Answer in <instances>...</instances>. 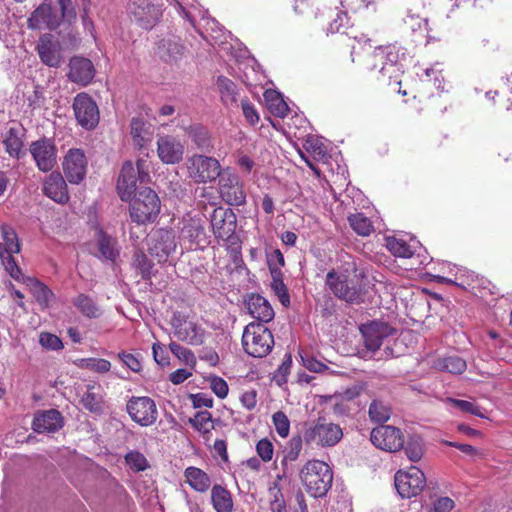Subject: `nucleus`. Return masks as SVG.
Wrapping results in <instances>:
<instances>
[{
	"label": "nucleus",
	"instance_id": "33",
	"mask_svg": "<svg viewBox=\"0 0 512 512\" xmlns=\"http://www.w3.org/2000/svg\"><path fill=\"white\" fill-rule=\"evenodd\" d=\"M211 501L216 512H232L233 510L231 493L222 485L216 484L212 487Z\"/></svg>",
	"mask_w": 512,
	"mask_h": 512
},
{
	"label": "nucleus",
	"instance_id": "28",
	"mask_svg": "<svg viewBox=\"0 0 512 512\" xmlns=\"http://www.w3.org/2000/svg\"><path fill=\"white\" fill-rule=\"evenodd\" d=\"M186 47L178 37L163 38L158 42L157 53L166 63H176L185 54Z\"/></svg>",
	"mask_w": 512,
	"mask_h": 512
},
{
	"label": "nucleus",
	"instance_id": "59",
	"mask_svg": "<svg viewBox=\"0 0 512 512\" xmlns=\"http://www.w3.org/2000/svg\"><path fill=\"white\" fill-rule=\"evenodd\" d=\"M83 361L87 369L97 373H107L111 369V363L103 358H87Z\"/></svg>",
	"mask_w": 512,
	"mask_h": 512
},
{
	"label": "nucleus",
	"instance_id": "45",
	"mask_svg": "<svg viewBox=\"0 0 512 512\" xmlns=\"http://www.w3.org/2000/svg\"><path fill=\"white\" fill-rule=\"evenodd\" d=\"M386 247L396 257L410 258L414 254L413 249L405 240L395 237L386 238Z\"/></svg>",
	"mask_w": 512,
	"mask_h": 512
},
{
	"label": "nucleus",
	"instance_id": "32",
	"mask_svg": "<svg viewBox=\"0 0 512 512\" xmlns=\"http://www.w3.org/2000/svg\"><path fill=\"white\" fill-rule=\"evenodd\" d=\"M185 482L196 492L204 493L211 486V479L202 469L194 466L184 471Z\"/></svg>",
	"mask_w": 512,
	"mask_h": 512
},
{
	"label": "nucleus",
	"instance_id": "24",
	"mask_svg": "<svg viewBox=\"0 0 512 512\" xmlns=\"http://www.w3.org/2000/svg\"><path fill=\"white\" fill-rule=\"evenodd\" d=\"M68 79L80 86L90 84L95 76V67L92 61L82 56H73L69 60Z\"/></svg>",
	"mask_w": 512,
	"mask_h": 512
},
{
	"label": "nucleus",
	"instance_id": "47",
	"mask_svg": "<svg viewBox=\"0 0 512 512\" xmlns=\"http://www.w3.org/2000/svg\"><path fill=\"white\" fill-rule=\"evenodd\" d=\"M369 417L371 421L377 423H384L389 420L391 416V409L379 400H373L369 406Z\"/></svg>",
	"mask_w": 512,
	"mask_h": 512
},
{
	"label": "nucleus",
	"instance_id": "44",
	"mask_svg": "<svg viewBox=\"0 0 512 512\" xmlns=\"http://www.w3.org/2000/svg\"><path fill=\"white\" fill-rule=\"evenodd\" d=\"M350 227L360 236H369L373 232V225L363 213L352 214L348 217Z\"/></svg>",
	"mask_w": 512,
	"mask_h": 512
},
{
	"label": "nucleus",
	"instance_id": "11",
	"mask_svg": "<svg viewBox=\"0 0 512 512\" xmlns=\"http://www.w3.org/2000/svg\"><path fill=\"white\" fill-rule=\"evenodd\" d=\"M399 60L398 50L394 45L376 47L365 60V70L368 73L377 72L382 76L395 71Z\"/></svg>",
	"mask_w": 512,
	"mask_h": 512
},
{
	"label": "nucleus",
	"instance_id": "23",
	"mask_svg": "<svg viewBox=\"0 0 512 512\" xmlns=\"http://www.w3.org/2000/svg\"><path fill=\"white\" fill-rule=\"evenodd\" d=\"M60 26V17L47 3L39 5L27 19V27L31 30H55Z\"/></svg>",
	"mask_w": 512,
	"mask_h": 512
},
{
	"label": "nucleus",
	"instance_id": "40",
	"mask_svg": "<svg viewBox=\"0 0 512 512\" xmlns=\"http://www.w3.org/2000/svg\"><path fill=\"white\" fill-rule=\"evenodd\" d=\"M3 144L6 152L13 158L20 159L25 155V152L23 151L24 144L21 137L18 135V130L16 128H10L8 130Z\"/></svg>",
	"mask_w": 512,
	"mask_h": 512
},
{
	"label": "nucleus",
	"instance_id": "48",
	"mask_svg": "<svg viewBox=\"0 0 512 512\" xmlns=\"http://www.w3.org/2000/svg\"><path fill=\"white\" fill-rule=\"evenodd\" d=\"M133 262L143 280L151 279L153 263L142 250H138L134 253Z\"/></svg>",
	"mask_w": 512,
	"mask_h": 512
},
{
	"label": "nucleus",
	"instance_id": "38",
	"mask_svg": "<svg viewBox=\"0 0 512 512\" xmlns=\"http://www.w3.org/2000/svg\"><path fill=\"white\" fill-rule=\"evenodd\" d=\"M189 423L206 439L210 438L211 431L214 429V420L209 411H199L193 418L189 419Z\"/></svg>",
	"mask_w": 512,
	"mask_h": 512
},
{
	"label": "nucleus",
	"instance_id": "46",
	"mask_svg": "<svg viewBox=\"0 0 512 512\" xmlns=\"http://www.w3.org/2000/svg\"><path fill=\"white\" fill-rule=\"evenodd\" d=\"M97 245L100 256L105 260L114 261L118 255L112 243V238L107 235L103 230H100L97 235Z\"/></svg>",
	"mask_w": 512,
	"mask_h": 512
},
{
	"label": "nucleus",
	"instance_id": "34",
	"mask_svg": "<svg viewBox=\"0 0 512 512\" xmlns=\"http://www.w3.org/2000/svg\"><path fill=\"white\" fill-rule=\"evenodd\" d=\"M73 305L84 316L89 319L100 317L101 309L92 297L87 294L80 293L73 300Z\"/></svg>",
	"mask_w": 512,
	"mask_h": 512
},
{
	"label": "nucleus",
	"instance_id": "51",
	"mask_svg": "<svg viewBox=\"0 0 512 512\" xmlns=\"http://www.w3.org/2000/svg\"><path fill=\"white\" fill-rule=\"evenodd\" d=\"M272 423L281 438L288 437L290 433V420L283 411H277L273 414Z\"/></svg>",
	"mask_w": 512,
	"mask_h": 512
},
{
	"label": "nucleus",
	"instance_id": "58",
	"mask_svg": "<svg viewBox=\"0 0 512 512\" xmlns=\"http://www.w3.org/2000/svg\"><path fill=\"white\" fill-rule=\"evenodd\" d=\"M256 452L262 461L269 462L273 458L274 446L269 439L263 438L257 442Z\"/></svg>",
	"mask_w": 512,
	"mask_h": 512
},
{
	"label": "nucleus",
	"instance_id": "25",
	"mask_svg": "<svg viewBox=\"0 0 512 512\" xmlns=\"http://www.w3.org/2000/svg\"><path fill=\"white\" fill-rule=\"evenodd\" d=\"M63 424L61 413L56 409H49L34 415L32 429L37 433H51L61 429Z\"/></svg>",
	"mask_w": 512,
	"mask_h": 512
},
{
	"label": "nucleus",
	"instance_id": "9",
	"mask_svg": "<svg viewBox=\"0 0 512 512\" xmlns=\"http://www.w3.org/2000/svg\"><path fill=\"white\" fill-rule=\"evenodd\" d=\"M187 170L188 176L197 184L215 181L223 171L216 158L199 154L187 160Z\"/></svg>",
	"mask_w": 512,
	"mask_h": 512
},
{
	"label": "nucleus",
	"instance_id": "61",
	"mask_svg": "<svg viewBox=\"0 0 512 512\" xmlns=\"http://www.w3.org/2000/svg\"><path fill=\"white\" fill-rule=\"evenodd\" d=\"M169 349L178 359L185 363L193 362L195 360L194 354L191 350L176 342H171L169 344Z\"/></svg>",
	"mask_w": 512,
	"mask_h": 512
},
{
	"label": "nucleus",
	"instance_id": "13",
	"mask_svg": "<svg viewBox=\"0 0 512 512\" xmlns=\"http://www.w3.org/2000/svg\"><path fill=\"white\" fill-rule=\"evenodd\" d=\"M394 482L402 498H411L423 491L426 486V477L421 469L411 466L407 470L397 471Z\"/></svg>",
	"mask_w": 512,
	"mask_h": 512
},
{
	"label": "nucleus",
	"instance_id": "50",
	"mask_svg": "<svg viewBox=\"0 0 512 512\" xmlns=\"http://www.w3.org/2000/svg\"><path fill=\"white\" fill-rule=\"evenodd\" d=\"M447 402L450 403L452 406L458 408L462 412L469 413V414L475 415L480 418H486V416L482 412V408L479 407L474 402L455 399V398H448Z\"/></svg>",
	"mask_w": 512,
	"mask_h": 512
},
{
	"label": "nucleus",
	"instance_id": "62",
	"mask_svg": "<svg viewBox=\"0 0 512 512\" xmlns=\"http://www.w3.org/2000/svg\"><path fill=\"white\" fill-rule=\"evenodd\" d=\"M271 288L278 296L279 301L285 307H288L290 304V296L288 292V288L285 285L284 281L271 282Z\"/></svg>",
	"mask_w": 512,
	"mask_h": 512
},
{
	"label": "nucleus",
	"instance_id": "49",
	"mask_svg": "<svg viewBox=\"0 0 512 512\" xmlns=\"http://www.w3.org/2000/svg\"><path fill=\"white\" fill-rule=\"evenodd\" d=\"M325 400L331 403V409L334 415L338 417H345L350 415V402L345 400L343 397L334 394L326 396Z\"/></svg>",
	"mask_w": 512,
	"mask_h": 512
},
{
	"label": "nucleus",
	"instance_id": "41",
	"mask_svg": "<svg viewBox=\"0 0 512 512\" xmlns=\"http://www.w3.org/2000/svg\"><path fill=\"white\" fill-rule=\"evenodd\" d=\"M188 136L199 149L208 150L212 147L210 133L207 128L201 125L190 126Z\"/></svg>",
	"mask_w": 512,
	"mask_h": 512
},
{
	"label": "nucleus",
	"instance_id": "1",
	"mask_svg": "<svg viewBox=\"0 0 512 512\" xmlns=\"http://www.w3.org/2000/svg\"><path fill=\"white\" fill-rule=\"evenodd\" d=\"M300 479L306 492L314 497H323L332 486L333 473L327 463L309 460L300 470Z\"/></svg>",
	"mask_w": 512,
	"mask_h": 512
},
{
	"label": "nucleus",
	"instance_id": "20",
	"mask_svg": "<svg viewBox=\"0 0 512 512\" xmlns=\"http://www.w3.org/2000/svg\"><path fill=\"white\" fill-rule=\"evenodd\" d=\"M177 247L175 233L172 229H158L151 238L149 253L158 259V262H166L169 256L175 252Z\"/></svg>",
	"mask_w": 512,
	"mask_h": 512
},
{
	"label": "nucleus",
	"instance_id": "60",
	"mask_svg": "<svg viewBox=\"0 0 512 512\" xmlns=\"http://www.w3.org/2000/svg\"><path fill=\"white\" fill-rule=\"evenodd\" d=\"M144 122L139 118H133L131 121V135L133 137L134 142L140 147H144L146 145V140L142 133L144 132Z\"/></svg>",
	"mask_w": 512,
	"mask_h": 512
},
{
	"label": "nucleus",
	"instance_id": "2",
	"mask_svg": "<svg viewBox=\"0 0 512 512\" xmlns=\"http://www.w3.org/2000/svg\"><path fill=\"white\" fill-rule=\"evenodd\" d=\"M342 438L343 430L340 425L328 421L325 417H318L303 425V439L308 446L334 447Z\"/></svg>",
	"mask_w": 512,
	"mask_h": 512
},
{
	"label": "nucleus",
	"instance_id": "43",
	"mask_svg": "<svg viewBox=\"0 0 512 512\" xmlns=\"http://www.w3.org/2000/svg\"><path fill=\"white\" fill-rule=\"evenodd\" d=\"M296 14L308 19L316 18L320 12L321 0H293Z\"/></svg>",
	"mask_w": 512,
	"mask_h": 512
},
{
	"label": "nucleus",
	"instance_id": "8",
	"mask_svg": "<svg viewBox=\"0 0 512 512\" xmlns=\"http://www.w3.org/2000/svg\"><path fill=\"white\" fill-rule=\"evenodd\" d=\"M217 192L220 199L228 206L246 204V190L240 176L230 168H225L218 178Z\"/></svg>",
	"mask_w": 512,
	"mask_h": 512
},
{
	"label": "nucleus",
	"instance_id": "52",
	"mask_svg": "<svg viewBox=\"0 0 512 512\" xmlns=\"http://www.w3.org/2000/svg\"><path fill=\"white\" fill-rule=\"evenodd\" d=\"M57 4L61 13V16H59L60 22L74 23L77 19V13L73 0H57Z\"/></svg>",
	"mask_w": 512,
	"mask_h": 512
},
{
	"label": "nucleus",
	"instance_id": "63",
	"mask_svg": "<svg viewBox=\"0 0 512 512\" xmlns=\"http://www.w3.org/2000/svg\"><path fill=\"white\" fill-rule=\"evenodd\" d=\"M455 506L454 501L449 497H440L433 502L428 512H450Z\"/></svg>",
	"mask_w": 512,
	"mask_h": 512
},
{
	"label": "nucleus",
	"instance_id": "16",
	"mask_svg": "<svg viewBox=\"0 0 512 512\" xmlns=\"http://www.w3.org/2000/svg\"><path fill=\"white\" fill-rule=\"evenodd\" d=\"M372 444L384 451L396 452L404 447V435L394 426L380 425L370 435Z\"/></svg>",
	"mask_w": 512,
	"mask_h": 512
},
{
	"label": "nucleus",
	"instance_id": "37",
	"mask_svg": "<svg viewBox=\"0 0 512 512\" xmlns=\"http://www.w3.org/2000/svg\"><path fill=\"white\" fill-rule=\"evenodd\" d=\"M433 367L441 372H449L451 374H462L466 368L467 364L464 359L458 356H447L437 358Z\"/></svg>",
	"mask_w": 512,
	"mask_h": 512
},
{
	"label": "nucleus",
	"instance_id": "7",
	"mask_svg": "<svg viewBox=\"0 0 512 512\" xmlns=\"http://www.w3.org/2000/svg\"><path fill=\"white\" fill-rule=\"evenodd\" d=\"M0 259L5 270L16 281L23 279V273L13 255L21 250L20 241L14 228L7 224L0 226Z\"/></svg>",
	"mask_w": 512,
	"mask_h": 512
},
{
	"label": "nucleus",
	"instance_id": "53",
	"mask_svg": "<svg viewBox=\"0 0 512 512\" xmlns=\"http://www.w3.org/2000/svg\"><path fill=\"white\" fill-rule=\"evenodd\" d=\"M508 94H512L510 90L495 91L491 97L494 105L499 109H505L512 116V99Z\"/></svg>",
	"mask_w": 512,
	"mask_h": 512
},
{
	"label": "nucleus",
	"instance_id": "39",
	"mask_svg": "<svg viewBox=\"0 0 512 512\" xmlns=\"http://www.w3.org/2000/svg\"><path fill=\"white\" fill-rule=\"evenodd\" d=\"M270 112L280 118H284L289 113V107L281 95L275 90H267L264 93Z\"/></svg>",
	"mask_w": 512,
	"mask_h": 512
},
{
	"label": "nucleus",
	"instance_id": "27",
	"mask_svg": "<svg viewBox=\"0 0 512 512\" xmlns=\"http://www.w3.org/2000/svg\"><path fill=\"white\" fill-rule=\"evenodd\" d=\"M157 152L162 162L175 164L182 160L184 147L174 137L163 136L157 141Z\"/></svg>",
	"mask_w": 512,
	"mask_h": 512
},
{
	"label": "nucleus",
	"instance_id": "31",
	"mask_svg": "<svg viewBox=\"0 0 512 512\" xmlns=\"http://www.w3.org/2000/svg\"><path fill=\"white\" fill-rule=\"evenodd\" d=\"M20 281L24 282L30 289L32 295L42 308H48L54 298L53 291L44 283L34 277H25Z\"/></svg>",
	"mask_w": 512,
	"mask_h": 512
},
{
	"label": "nucleus",
	"instance_id": "14",
	"mask_svg": "<svg viewBox=\"0 0 512 512\" xmlns=\"http://www.w3.org/2000/svg\"><path fill=\"white\" fill-rule=\"evenodd\" d=\"M126 410L131 419L143 427L152 426L158 418L157 406L154 400L147 396L130 398Z\"/></svg>",
	"mask_w": 512,
	"mask_h": 512
},
{
	"label": "nucleus",
	"instance_id": "35",
	"mask_svg": "<svg viewBox=\"0 0 512 512\" xmlns=\"http://www.w3.org/2000/svg\"><path fill=\"white\" fill-rule=\"evenodd\" d=\"M303 442V434L295 435L289 440L285 450V455L281 460V465L283 466V475H277V480H281L283 477H285L288 463L295 462L298 459L302 450Z\"/></svg>",
	"mask_w": 512,
	"mask_h": 512
},
{
	"label": "nucleus",
	"instance_id": "42",
	"mask_svg": "<svg viewBox=\"0 0 512 512\" xmlns=\"http://www.w3.org/2000/svg\"><path fill=\"white\" fill-rule=\"evenodd\" d=\"M217 87L221 100L225 105L236 102L237 86L231 79L225 76H219L217 78Z\"/></svg>",
	"mask_w": 512,
	"mask_h": 512
},
{
	"label": "nucleus",
	"instance_id": "55",
	"mask_svg": "<svg viewBox=\"0 0 512 512\" xmlns=\"http://www.w3.org/2000/svg\"><path fill=\"white\" fill-rule=\"evenodd\" d=\"M81 403L90 412L99 413L102 410L100 397L90 390L82 396Z\"/></svg>",
	"mask_w": 512,
	"mask_h": 512
},
{
	"label": "nucleus",
	"instance_id": "10",
	"mask_svg": "<svg viewBox=\"0 0 512 512\" xmlns=\"http://www.w3.org/2000/svg\"><path fill=\"white\" fill-rule=\"evenodd\" d=\"M128 14L132 22L142 29L150 30L156 26L163 15L161 4L154 0H132L128 6Z\"/></svg>",
	"mask_w": 512,
	"mask_h": 512
},
{
	"label": "nucleus",
	"instance_id": "19",
	"mask_svg": "<svg viewBox=\"0 0 512 512\" xmlns=\"http://www.w3.org/2000/svg\"><path fill=\"white\" fill-rule=\"evenodd\" d=\"M29 152L32 155L36 166L42 172L51 171L56 165L57 150L53 140L42 138L33 141L29 146Z\"/></svg>",
	"mask_w": 512,
	"mask_h": 512
},
{
	"label": "nucleus",
	"instance_id": "54",
	"mask_svg": "<svg viewBox=\"0 0 512 512\" xmlns=\"http://www.w3.org/2000/svg\"><path fill=\"white\" fill-rule=\"evenodd\" d=\"M39 343L41 346L47 350H61L63 348V343L61 339L52 333L42 332L39 335Z\"/></svg>",
	"mask_w": 512,
	"mask_h": 512
},
{
	"label": "nucleus",
	"instance_id": "18",
	"mask_svg": "<svg viewBox=\"0 0 512 512\" xmlns=\"http://www.w3.org/2000/svg\"><path fill=\"white\" fill-rule=\"evenodd\" d=\"M88 161L81 149L72 148L66 153L62 166L67 181L71 184L81 183L87 173Z\"/></svg>",
	"mask_w": 512,
	"mask_h": 512
},
{
	"label": "nucleus",
	"instance_id": "64",
	"mask_svg": "<svg viewBox=\"0 0 512 512\" xmlns=\"http://www.w3.org/2000/svg\"><path fill=\"white\" fill-rule=\"evenodd\" d=\"M210 388L220 399H224L228 395V384L221 377H213L210 382Z\"/></svg>",
	"mask_w": 512,
	"mask_h": 512
},
{
	"label": "nucleus",
	"instance_id": "6",
	"mask_svg": "<svg viewBox=\"0 0 512 512\" xmlns=\"http://www.w3.org/2000/svg\"><path fill=\"white\" fill-rule=\"evenodd\" d=\"M137 181L141 184L150 181L149 163L145 159H138L136 168L131 161L122 165L117 180V191L122 201H129L135 194Z\"/></svg>",
	"mask_w": 512,
	"mask_h": 512
},
{
	"label": "nucleus",
	"instance_id": "17",
	"mask_svg": "<svg viewBox=\"0 0 512 512\" xmlns=\"http://www.w3.org/2000/svg\"><path fill=\"white\" fill-rule=\"evenodd\" d=\"M210 226L214 236L227 241L235 233L237 217L231 208L219 206L215 208L210 216Z\"/></svg>",
	"mask_w": 512,
	"mask_h": 512
},
{
	"label": "nucleus",
	"instance_id": "21",
	"mask_svg": "<svg viewBox=\"0 0 512 512\" xmlns=\"http://www.w3.org/2000/svg\"><path fill=\"white\" fill-rule=\"evenodd\" d=\"M36 50L41 62L46 66L57 68L61 65L63 59L62 46L52 34L41 35Z\"/></svg>",
	"mask_w": 512,
	"mask_h": 512
},
{
	"label": "nucleus",
	"instance_id": "56",
	"mask_svg": "<svg viewBox=\"0 0 512 512\" xmlns=\"http://www.w3.org/2000/svg\"><path fill=\"white\" fill-rule=\"evenodd\" d=\"M409 460L418 462L423 456V446L419 439L411 438L404 447Z\"/></svg>",
	"mask_w": 512,
	"mask_h": 512
},
{
	"label": "nucleus",
	"instance_id": "26",
	"mask_svg": "<svg viewBox=\"0 0 512 512\" xmlns=\"http://www.w3.org/2000/svg\"><path fill=\"white\" fill-rule=\"evenodd\" d=\"M181 236L196 248H204L209 243L203 220L200 217H190L184 220Z\"/></svg>",
	"mask_w": 512,
	"mask_h": 512
},
{
	"label": "nucleus",
	"instance_id": "57",
	"mask_svg": "<svg viewBox=\"0 0 512 512\" xmlns=\"http://www.w3.org/2000/svg\"><path fill=\"white\" fill-rule=\"evenodd\" d=\"M127 464L135 471H143L147 468V459L138 451H131L125 456Z\"/></svg>",
	"mask_w": 512,
	"mask_h": 512
},
{
	"label": "nucleus",
	"instance_id": "4",
	"mask_svg": "<svg viewBox=\"0 0 512 512\" xmlns=\"http://www.w3.org/2000/svg\"><path fill=\"white\" fill-rule=\"evenodd\" d=\"M350 269L330 270L325 279V284L330 291L338 299L348 303H360L362 301V289L360 285L350 277ZM351 271L356 272L355 264L352 265Z\"/></svg>",
	"mask_w": 512,
	"mask_h": 512
},
{
	"label": "nucleus",
	"instance_id": "36",
	"mask_svg": "<svg viewBox=\"0 0 512 512\" xmlns=\"http://www.w3.org/2000/svg\"><path fill=\"white\" fill-rule=\"evenodd\" d=\"M305 151L318 162H326L329 158L327 147L322 139L316 135H308L303 144Z\"/></svg>",
	"mask_w": 512,
	"mask_h": 512
},
{
	"label": "nucleus",
	"instance_id": "30",
	"mask_svg": "<svg viewBox=\"0 0 512 512\" xmlns=\"http://www.w3.org/2000/svg\"><path fill=\"white\" fill-rule=\"evenodd\" d=\"M43 192L57 203H65L69 200L66 182L58 172H53L46 178Z\"/></svg>",
	"mask_w": 512,
	"mask_h": 512
},
{
	"label": "nucleus",
	"instance_id": "12",
	"mask_svg": "<svg viewBox=\"0 0 512 512\" xmlns=\"http://www.w3.org/2000/svg\"><path fill=\"white\" fill-rule=\"evenodd\" d=\"M174 336L182 342L192 346H199L204 343L205 331L196 322L188 319V316L181 312H174L170 321Z\"/></svg>",
	"mask_w": 512,
	"mask_h": 512
},
{
	"label": "nucleus",
	"instance_id": "22",
	"mask_svg": "<svg viewBox=\"0 0 512 512\" xmlns=\"http://www.w3.org/2000/svg\"><path fill=\"white\" fill-rule=\"evenodd\" d=\"M395 329L385 322L372 321L363 325L361 333L364 338V345L370 351H377L384 339L395 333Z\"/></svg>",
	"mask_w": 512,
	"mask_h": 512
},
{
	"label": "nucleus",
	"instance_id": "29",
	"mask_svg": "<svg viewBox=\"0 0 512 512\" xmlns=\"http://www.w3.org/2000/svg\"><path fill=\"white\" fill-rule=\"evenodd\" d=\"M249 314L262 324L268 323L274 318V310L269 301L259 294L252 293L246 301Z\"/></svg>",
	"mask_w": 512,
	"mask_h": 512
},
{
	"label": "nucleus",
	"instance_id": "3",
	"mask_svg": "<svg viewBox=\"0 0 512 512\" xmlns=\"http://www.w3.org/2000/svg\"><path fill=\"white\" fill-rule=\"evenodd\" d=\"M241 342L246 354L254 358H262L271 352L274 337L265 324L253 321L245 326Z\"/></svg>",
	"mask_w": 512,
	"mask_h": 512
},
{
	"label": "nucleus",
	"instance_id": "15",
	"mask_svg": "<svg viewBox=\"0 0 512 512\" xmlns=\"http://www.w3.org/2000/svg\"><path fill=\"white\" fill-rule=\"evenodd\" d=\"M73 110L78 124L83 128L93 129L99 123L98 106L89 94H77L73 100Z\"/></svg>",
	"mask_w": 512,
	"mask_h": 512
},
{
	"label": "nucleus",
	"instance_id": "5",
	"mask_svg": "<svg viewBox=\"0 0 512 512\" xmlns=\"http://www.w3.org/2000/svg\"><path fill=\"white\" fill-rule=\"evenodd\" d=\"M130 201V218L138 225L153 222L160 212V199L149 187L139 190Z\"/></svg>",
	"mask_w": 512,
	"mask_h": 512
}]
</instances>
